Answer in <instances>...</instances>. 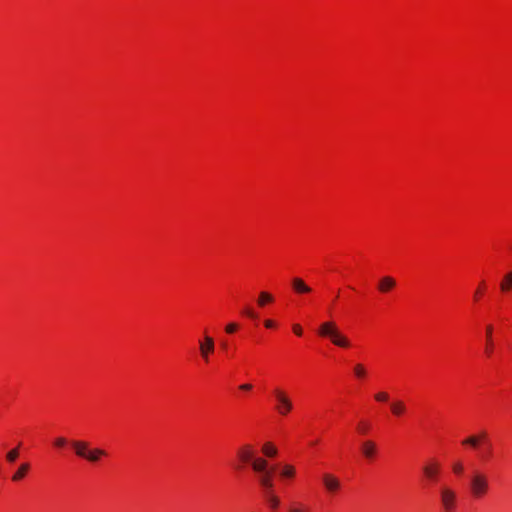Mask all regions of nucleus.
<instances>
[{
	"label": "nucleus",
	"instance_id": "obj_1",
	"mask_svg": "<svg viewBox=\"0 0 512 512\" xmlns=\"http://www.w3.org/2000/svg\"><path fill=\"white\" fill-rule=\"evenodd\" d=\"M237 459V468L250 466L259 475L260 485L269 493L273 487L271 475L274 468L268 466L266 459L255 453V450H240Z\"/></svg>",
	"mask_w": 512,
	"mask_h": 512
},
{
	"label": "nucleus",
	"instance_id": "obj_2",
	"mask_svg": "<svg viewBox=\"0 0 512 512\" xmlns=\"http://www.w3.org/2000/svg\"><path fill=\"white\" fill-rule=\"evenodd\" d=\"M319 334L329 338L335 346L348 348L351 345L349 339L340 332L336 323L332 321L322 323L319 327Z\"/></svg>",
	"mask_w": 512,
	"mask_h": 512
},
{
	"label": "nucleus",
	"instance_id": "obj_3",
	"mask_svg": "<svg viewBox=\"0 0 512 512\" xmlns=\"http://www.w3.org/2000/svg\"><path fill=\"white\" fill-rule=\"evenodd\" d=\"M469 488L472 497L482 498L489 490L488 478L482 473L475 472L470 477Z\"/></svg>",
	"mask_w": 512,
	"mask_h": 512
},
{
	"label": "nucleus",
	"instance_id": "obj_4",
	"mask_svg": "<svg viewBox=\"0 0 512 512\" xmlns=\"http://www.w3.org/2000/svg\"><path fill=\"white\" fill-rule=\"evenodd\" d=\"M276 400L275 410L282 416H286L293 409V403L288 393L282 388L276 387L272 391Z\"/></svg>",
	"mask_w": 512,
	"mask_h": 512
},
{
	"label": "nucleus",
	"instance_id": "obj_5",
	"mask_svg": "<svg viewBox=\"0 0 512 512\" xmlns=\"http://www.w3.org/2000/svg\"><path fill=\"white\" fill-rule=\"evenodd\" d=\"M198 345L201 358L208 362L210 355L215 351L214 339L210 335L204 334L203 338L198 341Z\"/></svg>",
	"mask_w": 512,
	"mask_h": 512
},
{
	"label": "nucleus",
	"instance_id": "obj_6",
	"mask_svg": "<svg viewBox=\"0 0 512 512\" xmlns=\"http://www.w3.org/2000/svg\"><path fill=\"white\" fill-rule=\"evenodd\" d=\"M463 445H469V446H493L494 443L492 442L491 438L489 437L488 433L486 431H480L477 434L471 435L467 438H465L462 441Z\"/></svg>",
	"mask_w": 512,
	"mask_h": 512
},
{
	"label": "nucleus",
	"instance_id": "obj_7",
	"mask_svg": "<svg viewBox=\"0 0 512 512\" xmlns=\"http://www.w3.org/2000/svg\"><path fill=\"white\" fill-rule=\"evenodd\" d=\"M441 503L446 512H451L455 508L456 493L449 487H442L440 491Z\"/></svg>",
	"mask_w": 512,
	"mask_h": 512
},
{
	"label": "nucleus",
	"instance_id": "obj_8",
	"mask_svg": "<svg viewBox=\"0 0 512 512\" xmlns=\"http://www.w3.org/2000/svg\"><path fill=\"white\" fill-rule=\"evenodd\" d=\"M322 481H323V484H324L326 490L329 493H335L341 487L339 479L331 474H324L322 477Z\"/></svg>",
	"mask_w": 512,
	"mask_h": 512
},
{
	"label": "nucleus",
	"instance_id": "obj_9",
	"mask_svg": "<svg viewBox=\"0 0 512 512\" xmlns=\"http://www.w3.org/2000/svg\"><path fill=\"white\" fill-rule=\"evenodd\" d=\"M56 447H62V446H65V445H71L72 448H76V449H79V448H88L90 443L88 442H85V441H69L68 439L64 438V437H57L55 440H54V443H53Z\"/></svg>",
	"mask_w": 512,
	"mask_h": 512
},
{
	"label": "nucleus",
	"instance_id": "obj_10",
	"mask_svg": "<svg viewBox=\"0 0 512 512\" xmlns=\"http://www.w3.org/2000/svg\"><path fill=\"white\" fill-rule=\"evenodd\" d=\"M77 455L90 462L98 461L103 455L104 450H76Z\"/></svg>",
	"mask_w": 512,
	"mask_h": 512
},
{
	"label": "nucleus",
	"instance_id": "obj_11",
	"mask_svg": "<svg viewBox=\"0 0 512 512\" xmlns=\"http://www.w3.org/2000/svg\"><path fill=\"white\" fill-rule=\"evenodd\" d=\"M291 285L293 290L298 294H307L312 291L311 287H309L303 279L299 277H295L291 280Z\"/></svg>",
	"mask_w": 512,
	"mask_h": 512
},
{
	"label": "nucleus",
	"instance_id": "obj_12",
	"mask_svg": "<svg viewBox=\"0 0 512 512\" xmlns=\"http://www.w3.org/2000/svg\"><path fill=\"white\" fill-rule=\"evenodd\" d=\"M440 470V464L436 461H429L423 467V472L426 477L434 480Z\"/></svg>",
	"mask_w": 512,
	"mask_h": 512
},
{
	"label": "nucleus",
	"instance_id": "obj_13",
	"mask_svg": "<svg viewBox=\"0 0 512 512\" xmlns=\"http://www.w3.org/2000/svg\"><path fill=\"white\" fill-rule=\"evenodd\" d=\"M396 286V281L391 276H384L380 279L378 289L382 293H387Z\"/></svg>",
	"mask_w": 512,
	"mask_h": 512
},
{
	"label": "nucleus",
	"instance_id": "obj_14",
	"mask_svg": "<svg viewBox=\"0 0 512 512\" xmlns=\"http://www.w3.org/2000/svg\"><path fill=\"white\" fill-rule=\"evenodd\" d=\"M492 335H493V326L491 324H489L486 326V329H485V339H486L485 353L487 356H490L493 353V349H494Z\"/></svg>",
	"mask_w": 512,
	"mask_h": 512
},
{
	"label": "nucleus",
	"instance_id": "obj_15",
	"mask_svg": "<svg viewBox=\"0 0 512 512\" xmlns=\"http://www.w3.org/2000/svg\"><path fill=\"white\" fill-rule=\"evenodd\" d=\"M391 412L395 416H400L406 411V406L403 401L397 400L390 405Z\"/></svg>",
	"mask_w": 512,
	"mask_h": 512
},
{
	"label": "nucleus",
	"instance_id": "obj_16",
	"mask_svg": "<svg viewBox=\"0 0 512 512\" xmlns=\"http://www.w3.org/2000/svg\"><path fill=\"white\" fill-rule=\"evenodd\" d=\"M500 289L502 292H508L512 289V271L504 275L503 280L500 283Z\"/></svg>",
	"mask_w": 512,
	"mask_h": 512
},
{
	"label": "nucleus",
	"instance_id": "obj_17",
	"mask_svg": "<svg viewBox=\"0 0 512 512\" xmlns=\"http://www.w3.org/2000/svg\"><path fill=\"white\" fill-rule=\"evenodd\" d=\"M353 373L357 379H364L367 376V369L362 363H356L353 366Z\"/></svg>",
	"mask_w": 512,
	"mask_h": 512
},
{
	"label": "nucleus",
	"instance_id": "obj_18",
	"mask_svg": "<svg viewBox=\"0 0 512 512\" xmlns=\"http://www.w3.org/2000/svg\"><path fill=\"white\" fill-rule=\"evenodd\" d=\"M28 469H29V464L28 463L21 464V466L19 467L18 471L14 474L12 479L14 481H18V480L22 479L25 476V474L28 471Z\"/></svg>",
	"mask_w": 512,
	"mask_h": 512
},
{
	"label": "nucleus",
	"instance_id": "obj_19",
	"mask_svg": "<svg viewBox=\"0 0 512 512\" xmlns=\"http://www.w3.org/2000/svg\"><path fill=\"white\" fill-rule=\"evenodd\" d=\"M273 301V297L268 292H261L258 298V305L263 307L267 303H270Z\"/></svg>",
	"mask_w": 512,
	"mask_h": 512
},
{
	"label": "nucleus",
	"instance_id": "obj_20",
	"mask_svg": "<svg viewBox=\"0 0 512 512\" xmlns=\"http://www.w3.org/2000/svg\"><path fill=\"white\" fill-rule=\"evenodd\" d=\"M282 477H293L295 474V469L291 465H285L280 471Z\"/></svg>",
	"mask_w": 512,
	"mask_h": 512
},
{
	"label": "nucleus",
	"instance_id": "obj_21",
	"mask_svg": "<svg viewBox=\"0 0 512 512\" xmlns=\"http://www.w3.org/2000/svg\"><path fill=\"white\" fill-rule=\"evenodd\" d=\"M374 398L377 402H387L389 400V394L387 392L380 391L374 395Z\"/></svg>",
	"mask_w": 512,
	"mask_h": 512
},
{
	"label": "nucleus",
	"instance_id": "obj_22",
	"mask_svg": "<svg viewBox=\"0 0 512 512\" xmlns=\"http://www.w3.org/2000/svg\"><path fill=\"white\" fill-rule=\"evenodd\" d=\"M370 429V423L365 420H361L357 425V430L360 433H366Z\"/></svg>",
	"mask_w": 512,
	"mask_h": 512
},
{
	"label": "nucleus",
	"instance_id": "obj_23",
	"mask_svg": "<svg viewBox=\"0 0 512 512\" xmlns=\"http://www.w3.org/2000/svg\"><path fill=\"white\" fill-rule=\"evenodd\" d=\"M267 500L272 508L275 509L278 507L279 499L275 495L271 494L270 492L267 494Z\"/></svg>",
	"mask_w": 512,
	"mask_h": 512
},
{
	"label": "nucleus",
	"instance_id": "obj_24",
	"mask_svg": "<svg viewBox=\"0 0 512 512\" xmlns=\"http://www.w3.org/2000/svg\"><path fill=\"white\" fill-rule=\"evenodd\" d=\"M19 450H10L7 454H6V459L7 461L9 462H14L18 457H19Z\"/></svg>",
	"mask_w": 512,
	"mask_h": 512
},
{
	"label": "nucleus",
	"instance_id": "obj_25",
	"mask_svg": "<svg viewBox=\"0 0 512 512\" xmlns=\"http://www.w3.org/2000/svg\"><path fill=\"white\" fill-rule=\"evenodd\" d=\"M237 329H238V326L235 323H230L225 328L226 332L229 334L234 333Z\"/></svg>",
	"mask_w": 512,
	"mask_h": 512
},
{
	"label": "nucleus",
	"instance_id": "obj_26",
	"mask_svg": "<svg viewBox=\"0 0 512 512\" xmlns=\"http://www.w3.org/2000/svg\"><path fill=\"white\" fill-rule=\"evenodd\" d=\"M452 467L453 471L457 474H460L463 471V465L461 462H455Z\"/></svg>",
	"mask_w": 512,
	"mask_h": 512
},
{
	"label": "nucleus",
	"instance_id": "obj_27",
	"mask_svg": "<svg viewBox=\"0 0 512 512\" xmlns=\"http://www.w3.org/2000/svg\"><path fill=\"white\" fill-rule=\"evenodd\" d=\"M306 509L304 508V506L298 504V505H293L291 508H290V512H305Z\"/></svg>",
	"mask_w": 512,
	"mask_h": 512
},
{
	"label": "nucleus",
	"instance_id": "obj_28",
	"mask_svg": "<svg viewBox=\"0 0 512 512\" xmlns=\"http://www.w3.org/2000/svg\"><path fill=\"white\" fill-rule=\"evenodd\" d=\"M244 314L253 319H256L258 317L257 314L250 308H246L244 310Z\"/></svg>",
	"mask_w": 512,
	"mask_h": 512
},
{
	"label": "nucleus",
	"instance_id": "obj_29",
	"mask_svg": "<svg viewBox=\"0 0 512 512\" xmlns=\"http://www.w3.org/2000/svg\"><path fill=\"white\" fill-rule=\"evenodd\" d=\"M364 456L367 459H372L375 456V450H364Z\"/></svg>",
	"mask_w": 512,
	"mask_h": 512
},
{
	"label": "nucleus",
	"instance_id": "obj_30",
	"mask_svg": "<svg viewBox=\"0 0 512 512\" xmlns=\"http://www.w3.org/2000/svg\"><path fill=\"white\" fill-rule=\"evenodd\" d=\"M293 331L298 336L302 335V328H301V326L299 324L293 325Z\"/></svg>",
	"mask_w": 512,
	"mask_h": 512
},
{
	"label": "nucleus",
	"instance_id": "obj_31",
	"mask_svg": "<svg viewBox=\"0 0 512 512\" xmlns=\"http://www.w3.org/2000/svg\"><path fill=\"white\" fill-rule=\"evenodd\" d=\"M239 388L244 391H249L252 389V385L251 384H242L239 386Z\"/></svg>",
	"mask_w": 512,
	"mask_h": 512
},
{
	"label": "nucleus",
	"instance_id": "obj_32",
	"mask_svg": "<svg viewBox=\"0 0 512 512\" xmlns=\"http://www.w3.org/2000/svg\"><path fill=\"white\" fill-rule=\"evenodd\" d=\"M266 451V457H269V458H272L275 456V451L276 450H265Z\"/></svg>",
	"mask_w": 512,
	"mask_h": 512
},
{
	"label": "nucleus",
	"instance_id": "obj_33",
	"mask_svg": "<svg viewBox=\"0 0 512 512\" xmlns=\"http://www.w3.org/2000/svg\"><path fill=\"white\" fill-rule=\"evenodd\" d=\"M264 324H265V326H266L267 328H272V327H274V322H273L272 320H266V321L264 322Z\"/></svg>",
	"mask_w": 512,
	"mask_h": 512
},
{
	"label": "nucleus",
	"instance_id": "obj_34",
	"mask_svg": "<svg viewBox=\"0 0 512 512\" xmlns=\"http://www.w3.org/2000/svg\"><path fill=\"white\" fill-rule=\"evenodd\" d=\"M262 448L268 449V448H275V446L272 443H266L263 445Z\"/></svg>",
	"mask_w": 512,
	"mask_h": 512
},
{
	"label": "nucleus",
	"instance_id": "obj_35",
	"mask_svg": "<svg viewBox=\"0 0 512 512\" xmlns=\"http://www.w3.org/2000/svg\"><path fill=\"white\" fill-rule=\"evenodd\" d=\"M364 448H367V449L375 448V444L374 443H367Z\"/></svg>",
	"mask_w": 512,
	"mask_h": 512
},
{
	"label": "nucleus",
	"instance_id": "obj_36",
	"mask_svg": "<svg viewBox=\"0 0 512 512\" xmlns=\"http://www.w3.org/2000/svg\"><path fill=\"white\" fill-rule=\"evenodd\" d=\"M479 293H480V290H477L476 293H475V298L478 297Z\"/></svg>",
	"mask_w": 512,
	"mask_h": 512
}]
</instances>
